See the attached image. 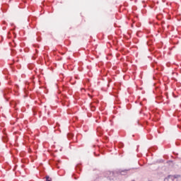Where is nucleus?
<instances>
[{"instance_id":"nucleus-1","label":"nucleus","mask_w":181,"mask_h":181,"mask_svg":"<svg viewBox=\"0 0 181 181\" xmlns=\"http://www.w3.org/2000/svg\"><path fill=\"white\" fill-rule=\"evenodd\" d=\"M131 169H127V170H119V173H120V175H125L127 174V173Z\"/></svg>"},{"instance_id":"nucleus-2","label":"nucleus","mask_w":181,"mask_h":181,"mask_svg":"<svg viewBox=\"0 0 181 181\" xmlns=\"http://www.w3.org/2000/svg\"><path fill=\"white\" fill-rule=\"evenodd\" d=\"M45 178L46 181H52V179L49 175H47Z\"/></svg>"},{"instance_id":"nucleus-3","label":"nucleus","mask_w":181,"mask_h":181,"mask_svg":"<svg viewBox=\"0 0 181 181\" xmlns=\"http://www.w3.org/2000/svg\"><path fill=\"white\" fill-rule=\"evenodd\" d=\"M73 137V134H68V138L69 139H71Z\"/></svg>"},{"instance_id":"nucleus-4","label":"nucleus","mask_w":181,"mask_h":181,"mask_svg":"<svg viewBox=\"0 0 181 181\" xmlns=\"http://www.w3.org/2000/svg\"><path fill=\"white\" fill-rule=\"evenodd\" d=\"M91 110H92V111H95V107H93L91 108Z\"/></svg>"}]
</instances>
